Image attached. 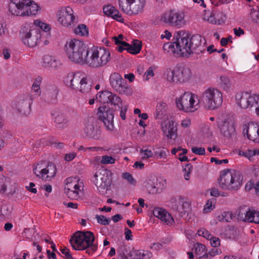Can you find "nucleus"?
<instances>
[{"label":"nucleus","mask_w":259,"mask_h":259,"mask_svg":"<svg viewBox=\"0 0 259 259\" xmlns=\"http://www.w3.org/2000/svg\"><path fill=\"white\" fill-rule=\"evenodd\" d=\"M110 84L113 89L119 94L129 96L132 94V90L118 73L114 72L110 75Z\"/></svg>","instance_id":"9b49d317"},{"label":"nucleus","mask_w":259,"mask_h":259,"mask_svg":"<svg viewBox=\"0 0 259 259\" xmlns=\"http://www.w3.org/2000/svg\"><path fill=\"white\" fill-rule=\"evenodd\" d=\"M174 42L164 44L163 50L180 55L183 57H189L192 54H200L205 50L206 39L200 34H194L189 37L182 31L174 34Z\"/></svg>","instance_id":"f257e3e1"},{"label":"nucleus","mask_w":259,"mask_h":259,"mask_svg":"<svg viewBox=\"0 0 259 259\" xmlns=\"http://www.w3.org/2000/svg\"><path fill=\"white\" fill-rule=\"evenodd\" d=\"M145 186L150 194H155L159 192V188L158 185H160L158 182L157 178H150L148 179L145 182Z\"/></svg>","instance_id":"cd10ccee"},{"label":"nucleus","mask_w":259,"mask_h":259,"mask_svg":"<svg viewBox=\"0 0 259 259\" xmlns=\"http://www.w3.org/2000/svg\"><path fill=\"white\" fill-rule=\"evenodd\" d=\"M255 210L251 211L250 210H248L246 212V222H248L249 223H252L253 222V219L255 217L254 215V212Z\"/></svg>","instance_id":"680f3d73"},{"label":"nucleus","mask_w":259,"mask_h":259,"mask_svg":"<svg viewBox=\"0 0 259 259\" xmlns=\"http://www.w3.org/2000/svg\"><path fill=\"white\" fill-rule=\"evenodd\" d=\"M42 66L45 68H56L57 62L52 56L46 55L42 58Z\"/></svg>","instance_id":"c9c22d12"},{"label":"nucleus","mask_w":259,"mask_h":259,"mask_svg":"<svg viewBox=\"0 0 259 259\" xmlns=\"http://www.w3.org/2000/svg\"><path fill=\"white\" fill-rule=\"evenodd\" d=\"M219 253L217 248H214L210 250L208 253L205 252L202 256H199V259H210L212 257Z\"/></svg>","instance_id":"49530a36"},{"label":"nucleus","mask_w":259,"mask_h":259,"mask_svg":"<svg viewBox=\"0 0 259 259\" xmlns=\"http://www.w3.org/2000/svg\"><path fill=\"white\" fill-rule=\"evenodd\" d=\"M90 48L82 41L74 39L67 41L65 45L66 54L70 60L84 65Z\"/></svg>","instance_id":"f03ea898"},{"label":"nucleus","mask_w":259,"mask_h":259,"mask_svg":"<svg viewBox=\"0 0 259 259\" xmlns=\"http://www.w3.org/2000/svg\"><path fill=\"white\" fill-rule=\"evenodd\" d=\"M247 210H246L244 208H240L237 211V218L239 220L246 222V212Z\"/></svg>","instance_id":"3c124183"},{"label":"nucleus","mask_w":259,"mask_h":259,"mask_svg":"<svg viewBox=\"0 0 259 259\" xmlns=\"http://www.w3.org/2000/svg\"><path fill=\"white\" fill-rule=\"evenodd\" d=\"M103 9V12L106 15L112 17L118 22H123L124 19L122 18L119 11L115 9L114 7L108 5L104 7Z\"/></svg>","instance_id":"a878e982"},{"label":"nucleus","mask_w":259,"mask_h":259,"mask_svg":"<svg viewBox=\"0 0 259 259\" xmlns=\"http://www.w3.org/2000/svg\"><path fill=\"white\" fill-rule=\"evenodd\" d=\"M76 156V153L72 152L68 154H66L64 156V160L66 161H72Z\"/></svg>","instance_id":"338daca9"},{"label":"nucleus","mask_w":259,"mask_h":259,"mask_svg":"<svg viewBox=\"0 0 259 259\" xmlns=\"http://www.w3.org/2000/svg\"><path fill=\"white\" fill-rule=\"evenodd\" d=\"M31 100L27 95L20 98L16 105L17 110L23 115H27L30 112Z\"/></svg>","instance_id":"aec40b11"},{"label":"nucleus","mask_w":259,"mask_h":259,"mask_svg":"<svg viewBox=\"0 0 259 259\" xmlns=\"http://www.w3.org/2000/svg\"><path fill=\"white\" fill-rule=\"evenodd\" d=\"M140 152L142 155V159H148L153 156V152L149 149H141Z\"/></svg>","instance_id":"864d4df0"},{"label":"nucleus","mask_w":259,"mask_h":259,"mask_svg":"<svg viewBox=\"0 0 259 259\" xmlns=\"http://www.w3.org/2000/svg\"><path fill=\"white\" fill-rule=\"evenodd\" d=\"M98 118L102 121L106 128L109 131L114 129V110L112 109L101 106L98 109Z\"/></svg>","instance_id":"f8f14e48"},{"label":"nucleus","mask_w":259,"mask_h":259,"mask_svg":"<svg viewBox=\"0 0 259 259\" xmlns=\"http://www.w3.org/2000/svg\"><path fill=\"white\" fill-rule=\"evenodd\" d=\"M97 123V119L93 117L88 118L83 128L85 137L94 139H98L100 138V133Z\"/></svg>","instance_id":"2eb2a0df"},{"label":"nucleus","mask_w":259,"mask_h":259,"mask_svg":"<svg viewBox=\"0 0 259 259\" xmlns=\"http://www.w3.org/2000/svg\"><path fill=\"white\" fill-rule=\"evenodd\" d=\"M243 133H246L247 137L256 143H259V124L251 122L248 126L244 125Z\"/></svg>","instance_id":"412c9836"},{"label":"nucleus","mask_w":259,"mask_h":259,"mask_svg":"<svg viewBox=\"0 0 259 259\" xmlns=\"http://www.w3.org/2000/svg\"><path fill=\"white\" fill-rule=\"evenodd\" d=\"M174 74L177 81L184 82L190 78L191 70L187 67L180 66L174 69Z\"/></svg>","instance_id":"4be33fe9"},{"label":"nucleus","mask_w":259,"mask_h":259,"mask_svg":"<svg viewBox=\"0 0 259 259\" xmlns=\"http://www.w3.org/2000/svg\"><path fill=\"white\" fill-rule=\"evenodd\" d=\"M100 93L97 98H99L100 102L111 103V105L118 106V107L122 106L121 98L116 95L107 91H102Z\"/></svg>","instance_id":"f3484780"},{"label":"nucleus","mask_w":259,"mask_h":259,"mask_svg":"<svg viewBox=\"0 0 259 259\" xmlns=\"http://www.w3.org/2000/svg\"><path fill=\"white\" fill-rule=\"evenodd\" d=\"M134 259H150L152 253L147 250H134L133 251Z\"/></svg>","instance_id":"f704fd0d"},{"label":"nucleus","mask_w":259,"mask_h":259,"mask_svg":"<svg viewBox=\"0 0 259 259\" xmlns=\"http://www.w3.org/2000/svg\"><path fill=\"white\" fill-rule=\"evenodd\" d=\"M225 235L229 239H236L238 237V231L237 229L232 227L226 230Z\"/></svg>","instance_id":"79ce46f5"},{"label":"nucleus","mask_w":259,"mask_h":259,"mask_svg":"<svg viewBox=\"0 0 259 259\" xmlns=\"http://www.w3.org/2000/svg\"><path fill=\"white\" fill-rule=\"evenodd\" d=\"M166 112V104L163 102L158 103L156 107V116L157 119H162Z\"/></svg>","instance_id":"4c0bfd02"},{"label":"nucleus","mask_w":259,"mask_h":259,"mask_svg":"<svg viewBox=\"0 0 259 259\" xmlns=\"http://www.w3.org/2000/svg\"><path fill=\"white\" fill-rule=\"evenodd\" d=\"M198 234L199 236H202L206 239H208L212 236V235L206 229L204 228L200 229L198 231Z\"/></svg>","instance_id":"13d9d810"},{"label":"nucleus","mask_w":259,"mask_h":259,"mask_svg":"<svg viewBox=\"0 0 259 259\" xmlns=\"http://www.w3.org/2000/svg\"><path fill=\"white\" fill-rule=\"evenodd\" d=\"M96 218L97 219L98 223L101 225H108L110 222V219L106 218L105 216L103 215H99L97 214L96 215Z\"/></svg>","instance_id":"8fccbe9b"},{"label":"nucleus","mask_w":259,"mask_h":259,"mask_svg":"<svg viewBox=\"0 0 259 259\" xmlns=\"http://www.w3.org/2000/svg\"><path fill=\"white\" fill-rule=\"evenodd\" d=\"M243 180V177L240 171L227 169L222 171L218 183L224 190L236 191L241 187Z\"/></svg>","instance_id":"7ed1b4c3"},{"label":"nucleus","mask_w":259,"mask_h":259,"mask_svg":"<svg viewBox=\"0 0 259 259\" xmlns=\"http://www.w3.org/2000/svg\"><path fill=\"white\" fill-rule=\"evenodd\" d=\"M171 202L172 208L181 214L185 213L188 210L190 205L188 202L180 196L172 198Z\"/></svg>","instance_id":"a211bd4d"},{"label":"nucleus","mask_w":259,"mask_h":259,"mask_svg":"<svg viewBox=\"0 0 259 259\" xmlns=\"http://www.w3.org/2000/svg\"><path fill=\"white\" fill-rule=\"evenodd\" d=\"M58 93L57 88L53 84H47L45 87L44 94L49 102L56 101Z\"/></svg>","instance_id":"c85d7f7f"},{"label":"nucleus","mask_w":259,"mask_h":259,"mask_svg":"<svg viewBox=\"0 0 259 259\" xmlns=\"http://www.w3.org/2000/svg\"><path fill=\"white\" fill-rule=\"evenodd\" d=\"M250 15L253 21L259 23V8L258 7L251 9Z\"/></svg>","instance_id":"a18cd8bd"},{"label":"nucleus","mask_w":259,"mask_h":259,"mask_svg":"<svg viewBox=\"0 0 259 259\" xmlns=\"http://www.w3.org/2000/svg\"><path fill=\"white\" fill-rule=\"evenodd\" d=\"M210 241L212 246L217 247L220 245V240L219 238L213 237L212 235L208 239Z\"/></svg>","instance_id":"bf43d9fd"},{"label":"nucleus","mask_w":259,"mask_h":259,"mask_svg":"<svg viewBox=\"0 0 259 259\" xmlns=\"http://www.w3.org/2000/svg\"><path fill=\"white\" fill-rule=\"evenodd\" d=\"M203 19L212 24H217V21L214 17V14L213 12H209L205 10Z\"/></svg>","instance_id":"37998d69"},{"label":"nucleus","mask_w":259,"mask_h":259,"mask_svg":"<svg viewBox=\"0 0 259 259\" xmlns=\"http://www.w3.org/2000/svg\"><path fill=\"white\" fill-rule=\"evenodd\" d=\"M122 178L127 181V182L131 185H136L137 182L133 178L132 174L128 172H125L122 174Z\"/></svg>","instance_id":"de8ad7c7"},{"label":"nucleus","mask_w":259,"mask_h":259,"mask_svg":"<svg viewBox=\"0 0 259 259\" xmlns=\"http://www.w3.org/2000/svg\"><path fill=\"white\" fill-rule=\"evenodd\" d=\"M256 154L259 155V149H248L246 152H243V155L248 158Z\"/></svg>","instance_id":"4d7b16f0"},{"label":"nucleus","mask_w":259,"mask_h":259,"mask_svg":"<svg viewBox=\"0 0 259 259\" xmlns=\"http://www.w3.org/2000/svg\"><path fill=\"white\" fill-rule=\"evenodd\" d=\"M193 153L199 155H204L205 154V149L203 147H193L191 148Z\"/></svg>","instance_id":"5fc2aeb1"},{"label":"nucleus","mask_w":259,"mask_h":259,"mask_svg":"<svg viewBox=\"0 0 259 259\" xmlns=\"http://www.w3.org/2000/svg\"><path fill=\"white\" fill-rule=\"evenodd\" d=\"M115 162V159L111 156L107 155L103 156L101 163L103 164H113Z\"/></svg>","instance_id":"6e6d98bb"},{"label":"nucleus","mask_w":259,"mask_h":259,"mask_svg":"<svg viewBox=\"0 0 259 259\" xmlns=\"http://www.w3.org/2000/svg\"><path fill=\"white\" fill-rule=\"evenodd\" d=\"M110 59V53L108 50L94 46L90 48L85 65L98 68L106 65Z\"/></svg>","instance_id":"423d86ee"},{"label":"nucleus","mask_w":259,"mask_h":259,"mask_svg":"<svg viewBox=\"0 0 259 259\" xmlns=\"http://www.w3.org/2000/svg\"><path fill=\"white\" fill-rule=\"evenodd\" d=\"M111 175L110 171L104 168L99 169L94 174L93 182L101 194L105 195L110 190L112 183Z\"/></svg>","instance_id":"1a4fd4ad"},{"label":"nucleus","mask_w":259,"mask_h":259,"mask_svg":"<svg viewBox=\"0 0 259 259\" xmlns=\"http://www.w3.org/2000/svg\"><path fill=\"white\" fill-rule=\"evenodd\" d=\"M213 207L212 205V201L210 200H208L207 201V202L206 203V204L204 206L203 211L205 212H210L211 210L213 209Z\"/></svg>","instance_id":"69168bd1"},{"label":"nucleus","mask_w":259,"mask_h":259,"mask_svg":"<svg viewBox=\"0 0 259 259\" xmlns=\"http://www.w3.org/2000/svg\"><path fill=\"white\" fill-rule=\"evenodd\" d=\"M221 134L228 138H232L236 136V130L234 122L231 120L227 119L219 125Z\"/></svg>","instance_id":"6ab92c4d"},{"label":"nucleus","mask_w":259,"mask_h":259,"mask_svg":"<svg viewBox=\"0 0 259 259\" xmlns=\"http://www.w3.org/2000/svg\"><path fill=\"white\" fill-rule=\"evenodd\" d=\"M225 220L226 222H230L231 220L235 218V215L232 212H224Z\"/></svg>","instance_id":"e2e57ef3"},{"label":"nucleus","mask_w":259,"mask_h":259,"mask_svg":"<svg viewBox=\"0 0 259 259\" xmlns=\"http://www.w3.org/2000/svg\"><path fill=\"white\" fill-rule=\"evenodd\" d=\"M162 131L168 138L175 140L177 137V128L172 120L169 121L165 126L162 127Z\"/></svg>","instance_id":"bb28decb"},{"label":"nucleus","mask_w":259,"mask_h":259,"mask_svg":"<svg viewBox=\"0 0 259 259\" xmlns=\"http://www.w3.org/2000/svg\"><path fill=\"white\" fill-rule=\"evenodd\" d=\"M79 90L83 93H88L92 89L91 82L88 81L87 78H81V81L79 85Z\"/></svg>","instance_id":"e433bc0d"},{"label":"nucleus","mask_w":259,"mask_h":259,"mask_svg":"<svg viewBox=\"0 0 259 259\" xmlns=\"http://www.w3.org/2000/svg\"><path fill=\"white\" fill-rule=\"evenodd\" d=\"M250 96V93L248 92L237 93L235 95L237 105L242 109H248Z\"/></svg>","instance_id":"5701e85b"},{"label":"nucleus","mask_w":259,"mask_h":259,"mask_svg":"<svg viewBox=\"0 0 259 259\" xmlns=\"http://www.w3.org/2000/svg\"><path fill=\"white\" fill-rule=\"evenodd\" d=\"M206 246L201 243H197L195 247V251L197 254H201L203 252H206Z\"/></svg>","instance_id":"052dcab7"},{"label":"nucleus","mask_w":259,"mask_h":259,"mask_svg":"<svg viewBox=\"0 0 259 259\" xmlns=\"http://www.w3.org/2000/svg\"><path fill=\"white\" fill-rule=\"evenodd\" d=\"M34 24L35 25H38L41 30H42L43 31H44L45 32H47L51 28L50 26L49 25L47 24L44 23H42V22H41L40 21H39L38 20H35L34 21Z\"/></svg>","instance_id":"603ef678"},{"label":"nucleus","mask_w":259,"mask_h":259,"mask_svg":"<svg viewBox=\"0 0 259 259\" xmlns=\"http://www.w3.org/2000/svg\"><path fill=\"white\" fill-rule=\"evenodd\" d=\"M184 14L175 10H171L164 13L161 17V20L172 26H181L183 23Z\"/></svg>","instance_id":"dca6fc26"},{"label":"nucleus","mask_w":259,"mask_h":259,"mask_svg":"<svg viewBox=\"0 0 259 259\" xmlns=\"http://www.w3.org/2000/svg\"><path fill=\"white\" fill-rule=\"evenodd\" d=\"M118 108L120 109V116L121 119L125 120L126 118L125 114L127 111V107L126 106L123 107L122 106H120V107Z\"/></svg>","instance_id":"774afa93"},{"label":"nucleus","mask_w":259,"mask_h":259,"mask_svg":"<svg viewBox=\"0 0 259 259\" xmlns=\"http://www.w3.org/2000/svg\"><path fill=\"white\" fill-rule=\"evenodd\" d=\"M119 8L128 15H138L143 13L146 0H118Z\"/></svg>","instance_id":"9d476101"},{"label":"nucleus","mask_w":259,"mask_h":259,"mask_svg":"<svg viewBox=\"0 0 259 259\" xmlns=\"http://www.w3.org/2000/svg\"><path fill=\"white\" fill-rule=\"evenodd\" d=\"M58 21L64 26L71 27L77 23L70 7L61 9L58 13Z\"/></svg>","instance_id":"ddd939ff"},{"label":"nucleus","mask_w":259,"mask_h":259,"mask_svg":"<svg viewBox=\"0 0 259 259\" xmlns=\"http://www.w3.org/2000/svg\"><path fill=\"white\" fill-rule=\"evenodd\" d=\"M61 253L65 255V259H72V255L70 252L69 249L67 247H64L60 249Z\"/></svg>","instance_id":"0e129e2a"},{"label":"nucleus","mask_w":259,"mask_h":259,"mask_svg":"<svg viewBox=\"0 0 259 259\" xmlns=\"http://www.w3.org/2000/svg\"><path fill=\"white\" fill-rule=\"evenodd\" d=\"M57 172V168L56 165L50 161H49L47 163V166L46 167V169H42V175L41 176V179H44V175L49 174V175L47 176V177L45 178V180H47V178H54Z\"/></svg>","instance_id":"c756f323"},{"label":"nucleus","mask_w":259,"mask_h":259,"mask_svg":"<svg viewBox=\"0 0 259 259\" xmlns=\"http://www.w3.org/2000/svg\"><path fill=\"white\" fill-rule=\"evenodd\" d=\"M219 84L220 88L227 92H229L232 86L230 79L228 77L224 76H220Z\"/></svg>","instance_id":"ea45409f"},{"label":"nucleus","mask_w":259,"mask_h":259,"mask_svg":"<svg viewBox=\"0 0 259 259\" xmlns=\"http://www.w3.org/2000/svg\"><path fill=\"white\" fill-rule=\"evenodd\" d=\"M117 252L121 259H127L128 256H133V251H132L130 247L126 245L120 246L118 248Z\"/></svg>","instance_id":"473e14b6"},{"label":"nucleus","mask_w":259,"mask_h":259,"mask_svg":"<svg viewBox=\"0 0 259 259\" xmlns=\"http://www.w3.org/2000/svg\"><path fill=\"white\" fill-rule=\"evenodd\" d=\"M49 161L42 160L38 163L35 167H33V173L37 177L41 178V176L42 175V169H46V167H47V163Z\"/></svg>","instance_id":"a19ab883"},{"label":"nucleus","mask_w":259,"mask_h":259,"mask_svg":"<svg viewBox=\"0 0 259 259\" xmlns=\"http://www.w3.org/2000/svg\"><path fill=\"white\" fill-rule=\"evenodd\" d=\"M74 32L76 34L84 36L88 35V30L86 26L84 24L79 25L75 29Z\"/></svg>","instance_id":"c03bdc74"},{"label":"nucleus","mask_w":259,"mask_h":259,"mask_svg":"<svg viewBox=\"0 0 259 259\" xmlns=\"http://www.w3.org/2000/svg\"><path fill=\"white\" fill-rule=\"evenodd\" d=\"M67 188L66 187L65 189V193L67 195L68 198L71 199H77L79 198V192L78 190L74 189L72 186L69 185L68 184H66Z\"/></svg>","instance_id":"58836bf2"},{"label":"nucleus","mask_w":259,"mask_h":259,"mask_svg":"<svg viewBox=\"0 0 259 259\" xmlns=\"http://www.w3.org/2000/svg\"><path fill=\"white\" fill-rule=\"evenodd\" d=\"M32 29L29 24H25L20 30V36L23 42L29 47H35L38 41L37 36L32 35Z\"/></svg>","instance_id":"4468645a"},{"label":"nucleus","mask_w":259,"mask_h":259,"mask_svg":"<svg viewBox=\"0 0 259 259\" xmlns=\"http://www.w3.org/2000/svg\"><path fill=\"white\" fill-rule=\"evenodd\" d=\"M39 9V6L30 0H11L9 4V11L16 16L34 15Z\"/></svg>","instance_id":"0eeeda50"},{"label":"nucleus","mask_w":259,"mask_h":259,"mask_svg":"<svg viewBox=\"0 0 259 259\" xmlns=\"http://www.w3.org/2000/svg\"><path fill=\"white\" fill-rule=\"evenodd\" d=\"M197 95L189 92H185L179 98L176 99L178 108L185 112H193L199 107Z\"/></svg>","instance_id":"6e6552de"},{"label":"nucleus","mask_w":259,"mask_h":259,"mask_svg":"<svg viewBox=\"0 0 259 259\" xmlns=\"http://www.w3.org/2000/svg\"><path fill=\"white\" fill-rule=\"evenodd\" d=\"M95 240V236L91 231H77L70 239V243L75 250H85L91 248L92 251H96L98 245L94 243Z\"/></svg>","instance_id":"20e7f679"},{"label":"nucleus","mask_w":259,"mask_h":259,"mask_svg":"<svg viewBox=\"0 0 259 259\" xmlns=\"http://www.w3.org/2000/svg\"><path fill=\"white\" fill-rule=\"evenodd\" d=\"M153 214L154 217L160 219L167 225L171 224L174 222V219L171 215L165 210L161 208H155L153 210Z\"/></svg>","instance_id":"b1692460"},{"label":"nucleus","mask_w":259,"mask_h":259,"mask_svg":"<svg viewBox=\"0 0 259 259\" xmlns=\"http://www.w3.org/2000/svg\"><path fill=\"white\" fill-rule=\"evenodd\" d=\"M81 81V78L78 74L73 73H69L65 78L66 84L72 89H79V85Z\"/></svg>","instance_id":"393cba45"},{"label":"nucleus","mask_w":259,"mask_h":259,"mask_svg":"<svg viewBox=\"0 0 259 259\" xmlns=\"http://www.w3.org/2000/svg\"><path fill=\"white\" fill-rule=\"evenodd\" d=\"M223 102L222 93L217 89L209 88L202 93L198 103L205 110H214L218 108Z\"/></svg>","instance_id":"39448f33"},{"label":"nucleus","mask_w":259,"mask_h":259,"mask_svg":"<svg viewBox=\"0 0 259 259\" xmlns=\"http://www.w3.org/2000/svg\"><path fill=\"white\" fill-rule=\"evenodd\" d=\"M248 109H255L257 116H259V96L250 93V99L248 103Z\"/></svg>","instance_id":"7c9ffc66"},{"label":"nucleus","mask_w":259,"mask_h":259,"mask_svg":"<svg viewBox=\"0 0 259 259\" xmlns=\"http://www.w3.org/2000/svg\"><path fill=\"white\" fill-rule=\"evenodd\" d=\"M165 74L168 81L171 82H178L176 78L175 75L174 74V69L173 70H171L170 69L166 70Z\"/></svg>","instance_id":"09e8293b"},{"label":"nucleus","mask_w":259,"mask_h":259,"mask_svg":"<svg viewBox=\"0 0 259 259\" xmlns=\"http://www.w3.org/2000/svg\"><path fill=\"white\" fill-rule=\"evenodd\" d=\"M126 47H127L126 50L127 52L133 54H137L141 50L142 42L138 39H135L133 41L131 45L128 44V46Z\"/></svg>","instance_id":"2f4dec72"},{"label":"nucleus","mask_w":259,"mask_h":259,"mask_svg":"<svg viewBox=\"0 0 259 259\" xmlns=\"http://www.w3.org/2000/svg\"><path fill=\"white\" fill-rule=\"evenodd\" d=\"M55 122L59 128H64L67 126L68 118L66 115L62 113L57 114L55 118Z\"/></svg>","instance_id":"72a5a7b5"}]
</instances>
